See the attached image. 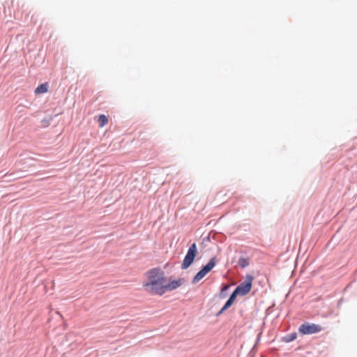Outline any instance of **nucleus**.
Returning <instances> with one entry per match:
<instances>
[{"label": "nucleus", "instance_id": "11", "mask_svg": "<svg viewBox=\"0 0 357 357\" xmlns=\"http://www.w3.org/2000/svg\"><path fill=\"white\" fill-rule=\"evenodd\" d=\"M239 295L238 293H236V290L234 291V292L231 294V295L229 297V299H231L233 302H234L235 299L236 298V296Z\"/></svg>", "mask_w": 357, "mask_h": 357}, {"label": "nucleus", "instance_id": "6", "mask_svg": "<svg viewBox=\"0 0 357 357\" xmlns=\"http://www.w3.org/2000/svg\"><path fill=\"white\" fill-rule=\"evenodd\" d=\"M183 284V280L178 279L176 280H173L169 283H165V293L167 291H172L177 288H178L180 286H181Z\"/></svg>", "mask_w": 357, "mask_h": 357}, {"label": "nucleus", "instance_id": "9", "mask_svg": "<svg viewBox=\"0 0 357 357\" xmlns=\"http://www.w3.org/2000/svg\"><path fill=\"white\" fill-rule=\"evenodd\" d=\"M233 301H231V299H228L227 301L226 302V303L225 304V305L223 306V307L220 310V311L218 312V314L222 313L225 310H226L227 309H228L232 304H233Z\"/></svg>", "mask_w": 357, "mask_h": 357}, {"label": "nucleus", "instance_id": "5", "mask_svg": "<svg viewBox=\"0 0 357 357\" xmlns=\"http://www.w3.org/2000/svg\"><path fill=\"white\" fill-rule=\"evenodd\" d=\"M252 280L253 277L251 275H247L245 281L236 288V293H238L241 296L248 294L252 288Z\"/></svg>", "mask_w": 357, "mask_h": 357}, {"label": "nucleus", "instance_id": "12", "mask_svg": "<svg viewBox=\"0 0 357 357\" xmlns=\"http://www.w3.org/2000/svg\"><path fill=\"white\" fill-rule=\"evenodd\" d=\"M296 338V333H293V334L290 335V336H289V338L288 341H293V340H294Z\"/></svg>", "mask_w": 357, "mask_h": 357}, {"label": "nucleus", "instance_id": "8", "mask_svg": "<svg viewBox=\"0 0 357 357\" xmlns=\"http://www.w3.org/2000/svg\"><path fill=\"white\" fill-rule=\"evenodd\" d=\"M98 122L99 123L100 127H103L108 122L107 117L104 114H101L98 118Z\"/></svg>", "mask_w": 357, "mask_h": 357}, {"label": "nucleus", "instance_id": "3", "mask_svg": "<svg viewBox=\"0 0 357 357\" xmlns=\"http://www.w3.org/2000/svg\"><path fill=\"white\" fill-rule=\"evenodd\" d=\"M217 260L215 257H213L208 263L204 266L194 277L192 283L196 284L201 280L208 273H209L215 266Z\"/></svg>", "mask_w": 357, "mask_h": 357}, {"label": "nucleus", "instance_id": "1", "mask_svg": "<svg viewBox=\"0 0 357 357\" xmlns=\"http://www.w3.org/2000/svg\"><path fill=\"white\" fill-rule=\"evenodd\" d=\"M146 280L142 286L150 294L162 296L165 294L166 278L165 273L159 268L149 270L146 274Z\"/></svg>", "mask_w": 357, "mask_h": 357}, {"label": "nucleus", "instance_id": "4", "mask_svg": "<svg viewBox=\"0 0 357 357\" xmlns=\"http://www.w3.org/2000/svg\"><path fill=\"white\" fill-rule=\"evenodd\" d=\"M197 253V248L196 243H192L188 250V252L183 261L181 268L183 269L188 268L194 261V259Z\"/></svg>", "mask_w": 357, "mask_h": 357}, {"label": "nucleus", "instance_id": "7", "mask_svg": "<svg viewBox=\"0 0 357 357\" xmlns=\"http://www.w3.org/2000/svg\"><path fill=\"white\" fill-rule=\"evenodd\" d=\"M48 91V84L44 83L40 84L36 89H35V93L36 94H41L45 93L47 92Z\"/></svg>", "mask_w": 357, "mask_h": 357}, {"label": "nucleus", "instance_id": "2", "mask_svg": "<svg viewBox=\"0 0 357 357\" xmlns=\"http://www.w3.org/2000/svg\"><path fill=\"white\" fill-rule=\"evenodd\" d=\"M323 330L320 324L305 322L300 326L298 332L302 335H310L319 333Z\"/></svg>", "mask_w": 357, "mask_h": 357}, {"label": "nucleus", "instance_id": "10", "mask_svg": "<svg viewBox=\"0 0 357 357\" xmlns=\"http://www.w3.org/2000/svg\"><path fill=\"white\" fill-rule=\"evenodd\" d=\"M238 264L243 268H244V267H245V266H247L248 265V262L244 258H241L239 259Z\"/></svg>", "mask_w": 357, "mask_h": 357}]
</instances>
